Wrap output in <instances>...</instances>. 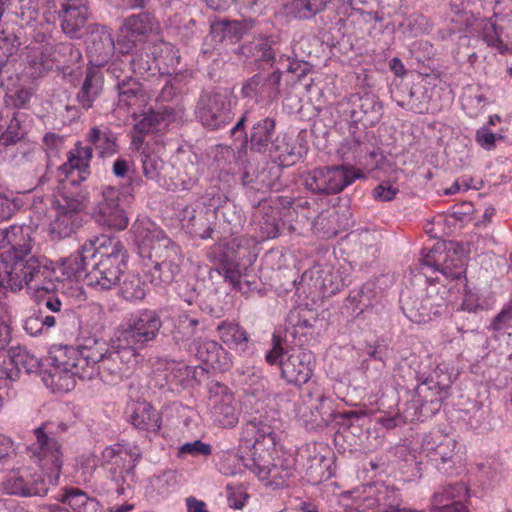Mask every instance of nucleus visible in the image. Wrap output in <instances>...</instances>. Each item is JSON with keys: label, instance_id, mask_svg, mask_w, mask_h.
Masks as SVG:
<instances>
[{"label": "nucleus", "instance_id": "1", "mask_svg": "<svg viewBox=\"0 0 512 512\" xmlns=\"http://www.w3.org/2000/svg\"><path fill=\"white\" fill-rule=\"evenodd\" d=\"M52 262L45 256L32 252L16 256H2L0 264V287L18 292L24 287L36 291H54Z\"/></svg>", "mask_w": 512, "mask_h": 512}, {"label": "nucleus", "instance_id": "2", "mask_svg": "<svg viewBox=\"0 0 512 512\" xmlns=\"http://www.w3.org/2000/svg\"><path fill=\"white\" fill-rule=\"evenodd\" d=\"M76 348L80 379H92L99 375L104 382L114 384L132 371L129 362L122 356V350L116 348L114 335L109 343L90 337Z\"/></svg>", "mask_w": 512, "mask_h": 512}, {"label": "nucleus", "instance_id": "3", "mask_svg": "<svg viewBox=\"0 0 512 512\" xmlns=\"http://www.w3.org/2000/svg\"><path fill=\"white\" fill-rule=\"evenodd\" d=\"M143 249H148V257L153 263L147 277L156 286L170 284L180 273L182 254L175 244L160 228L151 224L137 232Z\"/></svg>", "mask_w": 512, "mask_h": 512}, {"label": "nucleus", "instance_id": "4", "mask_svg": "<svg viewBox=\"0 0 512 512\" xmlns=\"http://www.w3.org/2000/svg\"><path fill=\"white\" fill-rule=\"evenodd\" d=\"M162 327V320L154 310H143L132 316L114 332L116 348L129 362L132 370L143 360L139 350L156 339Z\"/></svg>", "mask_w": 512, "mask_h": 512}, {"label": "nucleus", "instance_id": "5", "mask_svg": "<svg viewBox=\"0 0 512 512\" xmlns=\"http://www.w3.org/2000/svg\"><path fill=\"white\" fill-rule=\"evenodd\" d=\"M102 456L111 467L99 490L107 495H124L135 482V468L142 456L141 450L129 443H116L106 447Z\"/></svg>", "mask_w": 512, "mask_h": 512}, {"label": "nucleus", "instance_id": "6", "mask_svg": "<svg viewBox=\"0 0 512 512\" xmlns=\"http://www.w3.org/2000/svg\"><path fill=\"white\" fill-rule=\"evenodd\" d=\"M96 255L91 262L87 283L109 290L120 280L125 267L126 250L120 240L100 235L94 237Z\"/></svg>", "mask_w": 512, "mask_h": 512}, {"label": "nucleus", "instance_id": "7", "mask_svg": "<svg viewBox=\"0 0 512 512\" xmlns=\"http://www.w3.org/2000/svg\"><path fill=\"white\" fill-rule=\"evenodd\" d=\"M68 427L65 423L46 421L33 430L36 442L32 445V456L37 459L40 468L47 469L49 483H58L62 466L63 435Z\"/></svg>", "mask_w": 512, "mask_h": 512}, {"label": "nucleus", "instance_id": "8", "mask_svg": "<svg viewBox=\"0 0 512 512\" xmlns=\"http://www.w3.org/2000/svg\"><path fill=\"white\" fill-rule=\"evenodd\" d=\"M295 412L307 430H323L336 417L334 400L326 396L316 384H311L300 392Z\"/></svg>", "mask_w": 512, "mask_h": 512}, {"label": "nucleus", "instance_id": "9", "mask_svg": "<svg viewBox=\"0 0 512 512\" xmlns=\"http://www.w3.org/2000/svg\"><path fill=\"white\" fill-rule=\"evenodd\" d=\"M232 136L240 135L237 137L241 140V151L247 152L249 149L254 153L269 152L275 141L276 136V122L273 118L265 117L256 120L252 110H246L230 129Z\"/></svg>", "mask_w": 512, "mask_h": 512}, {"label": "nucleus", "instance_id": "10", "mask_svg": "<svg viewBox=\"0 0 512 512\" xmlns=\"http://www.w3.org/2000/svg\"><path fill=\"white\" fill-rule=\"evenodd\" d=\"M360 177V171L345 165L315 168L302 176L306 189L315 194L325 195L340 193Z\"/></svg>", "mask_w": 512, "mask_h": 512}, {"label": "nucleus", "instance_id": "11", "mask_svg": "<svg viewBox=\"0 0 512 512\" xmlns=\"http://www.w3.org/2000/svg\"><path fill=\"white\" fill-rule=\"evenodd\" d=\"M56 214L50 223V233L57 239H63L75 233L84 222L83 211L86 208V196L82 193L63 194L57 201Z\"/></svg>", "mask_w": 512, "mask_h": 512}, {"label": "nucleus", "instance_id": "12", "mask_svg": "<svg viewBox=\"0 0 512 512\" xmlns=\"http://www.w3.org/2000/svg\"><path fill=\"white\" fill-rule=\"evenodd\" d=\"M195 113L201 124L211 130L226 127L234 118L231 100L225 90L202 93Z\"/></svg>", "mask_w": 512, "mask_h": 512}, {"label": "nucleus", "instance_id": "13", "mask_svg": "<svg viewBox=\"0 0 512 512\" xmlns=\"http://www.w3.org/2000/svg\"><path fill=\"white\" fill-rule=\"evenodd\" d=\"M50 472L40 468L39 471H32L30 467H13L11 473L3 481L4 491L10 495L21 497H44L48 494L49 484L46 476Z\"/></svg>", "mask_w": 512, "mask_h": 512}, {"label": "nucleus", "instance_id": "14", "mask_svg": "<svg viewBox=\"0 0 512 512\" xmlns=\"http://www.w3.org/2000/svg\"><path fill=\"white\" fill-rule=\"evenodd\" d=\"M459 245L454 242H437L423 256L422 264L439 271L446 278L461 280L465 278L466 261L458 255Z\"/></svg>", "mask_w": 512, "mask_h": 512}, {"label": "nucleus", "instance_id": "15", "mask_svg": "<svg viewBox=\"0 0 512 512\" xmlns=\"http://www.w3.org/2000/svg\"><path fill=\"white\" fill-rule=\"evenodd\" d=\"M457 442L442 434L427 435L422 441V452L427 462L445 475H453L456 471Z\"/></svg>", "mask_w": 512, "mask_h": 512}, {"label": "nucleus", "instance_id": "16", "mask_svg": "<svg viewBox=\"0 0 512 512\" xmlns=\"http://www.w3.org/2000/svg\"><path fill=\"white\" fill-rule=\"evenodd\" d=\"M150 50L151 53L137 50L131 55L129 62L134 74L141 77L153 75L152 71L156 67L160 69L159 63L166 65L167 69L171 68L173 71L176 70L180 56L177 54L172 44L162 42L161 44L153 45ZM167 72L169 73L170 71L167 70Z\"/></svg>", "mask_w": 512, "mask_h": 512}, {"label": "nucleus", "instance_id": "17", "mask_svg": "<svg viewBox=\"0 0 512 512\" xmlns=\"http://www.w3.org/2000/svg\"><path fill=\"white\" fill-rule=\"evenodd\" d=\"M96 255V248L94 238L87 240L81 248L68 257L60 259L57 263L53 264V271L55 272L52 277L54 281H64L66 279L79 280L84 278L87 281L91 262Z\"/></svg>", "mask_w": 512, "mask_h": 512}, {"label": "nucleus", "instance_id": "18", "mask_svg": "<svg viewBox=\"0 0 512 512\" xmlns=\"http://www.w3.org/2000/svg\"><path fill=\"white\" fill-rule=\"evenodd\" d=\"M120 191L107 186L101 192V198L95 204L93 217L95 221L112 230L122 231L128 227L129 218L120 205Z\"/></svg>", "mask_w": 512, "mask_h": 512}, {"label": "nucleus", "instance_id": "19", "mask_svg": "<svg viewBox=\"0 0 512 512\" xmlns=\"http://www.w3.org/2000/svg\"><path fill=\"white\" fill-rule=\"evenodd\" d=\"M85 44L89 63L95 68L104 67L114 56V39L106 26L89 24L86 27Z\"/></svg>", "mask_w": 512, "mask_h": 512}, {"label": "nucleus", "instance_id": "20", "mask_svg": "<svg viewBox=\"0 0 512 512\" xmlns=\"http://www.w3.org/2000/svg\"><path fill=\"white\" fill-rule=\"evenodd\" d=\"M414 392L413 402L419 416L428 418L440 410L442 401L447 397V385L441 384L432 375H428L415 386Z\"/></svg>", "mask_w": 512, "mask_h": 512}, {"label": "nucleus", "instance_id": "21", "mask_svg": "<svg viewBox=\"0 0 512 512\" xmlns=\"http://www.w3.org/2000/svg\"><path fill=\"white\" fill-rule=\"evenodd\" d=\"M401 309L405 316L414 323H427L442 314L445 301L438 295L427 294L419 298L411 295H402Z\"/></svg>", "mask_w": 512, "mask_h": 512}, {"label": "nucleus", "instance_id": "22", "mask_svg": "<svg viewBox=\"0 0 512 512\" xmlns=\"http://www.w3.org/2000/svg\"><path fill=\"white\" fill-rule=\"evenodd\" d=\"M313 355L303 348L292 349L285 359H281V377L289 384L301 386L306 384L313 373Z\"/></svg>", "mask_w": 512, "mask_h": 512}, {"label": "nucleus", "instance_id": "23", "mask_svg": "<svg viewBox=\"0 0 512 512\" xmlns=\"http://www.w3.org/2000/svg\"><path fill=\"white\" fill-rule=\"evenodd\" d=\"M300 459L307 481L313 485L320 484L335 475L334 455L326 456L317 452L315 444L303 449Z\"/></svg>", "mask_w": 512, "mask_h": 512}, {"label": "nucleus", "instance_id": "24", "mask_svg": "<svg viewBox=\"0 0 512 512\" xmlns=\"http://www.w3.org/2000/svg\"><path fill=\"white\" fill-rule=\"evenodd\" d=\"M58 13L64 34L70 39L81 38L89 14L87 0H63Z\"/></svg>", "mask_w": 512, "mask_h": 512}, {"label": "nucleus", "instance_id": "25", "mask_svg": "<svg viewBox=\"0 0 512 512\" xmlns=\"http://www.w3.org/2000/svg\"><path fill=\"white\" fill-rule=\"evenodd\" d=\"M349 101L351 104L350 117L354 123L360 122L365 127H371L381 119L383 106L374 94H354Z\"/></svg>", "mask_w": 512, "mask_h": 512}, {"label": "nucleus", "instance_id": "26", "mask_svg": "<svg viewBox=\"0 0 512 512\" xmlns=\"http://www.w3.org/2000/svg\"><path fill=\"white\" fill-rule=\"evenodd\" d=\"M180 221L182 226L193 235L201 239L211 238L213 233L212 219L215 218V213L209 208L196 209L193 206H186L180 212Z\"/></svg>", "mask_w": 512, "mask_h": 512}, {"label": "nucleus", "instance_id": "27", "mask_svg": "<svg viewBox=\"0 0 512 512\" xmlns=\"http://www.w3.org/2000/svg\"><path fill=\"white\" fill-rule=\"evenodd\" d=\"M163 369H157L156 377L163 380L160 384L163 388L167 386L170 391H178L187 387L194 378V370L192 367L174 360H165Z\"/></svg>", "mask_w": 512, "mask_h": 512}, {"label": "nucleus", "instance_id": "28", "mask_svg": "<svg viewBox=\"0 0 512 512\" xmlns=\"http://www.w3.org/2000/svg\"><path fill=\"white\" fill-rule=\"evenodd\" d=\"M256 25L257 21L253 18L242 20L220 19L211 24L210 31L212 36L221 42L229 40L231 43H236L244 35L250 33Z\"/></svg>", "mask_w": 512, "mask_h": 512}, {"label": "nucleus", "instance_id": "29", "mask_svg": "<svg viewBox=\"0 0 512 512\" xmlns=\"http://www.w3.org/2000/svg\"><path fill=\"white\" fill-rule=\"evenodd\" d=\"M220 340L231 350L245 353L249 350L250 337L246 329L234 320H224L217 325Z\"/></svg>", "mask_w": 512, "mask_h": 512}, {"label": "nucleus", "instance_id": "30", "mask_svg": "<svg viewBox=\"0 0 512 512\" xmlns=\"http://www.w3.org/2000/svg\"><path fill=\"white\" fill-rule=\"evenodd\" d=\"M190 351L203 363L214 369H225L228 365L224 348L214 340H201L190 344Z\"/></svg>", "mask_w": 512, "mask_h": 512}, {"label": "nucleus", "instance_id": "31", "mask_svg": "<svg viewBox=\"0 0 512 512\" xmlns=\"http://www.w3.org/2000/svg\"><path fill=\"white\" fill-rule=\"evenodd\" d=\"M52 365L56 372L52 374L54 379L58 373L64 372L67 374V380H70L73 385L72 376L80 378V363L78 361V352L76 347H59L50 352Z\"/></svg>", "mask_w": 512, "mask_h": 512}, {"label": "nucleus", "instance_id": "32", "mask_svg": "<svg viewBox=\"0 0 512 512\" xmlns=\"http://www.w3.org/2000/svg\"><path fill=\"white\" fill-rule=\"evenodd\" d=\"M12 369L5 368L6 377L14 380L21 370L26 373H37L40 368V361L24 347H11L5 354Z\"/></svg>", "mask_w": 512, "mask_h": 512}, {"label": "nucleus", "instance_id": "33", "mask_svg": "<svg viewBox=\"0 0 512 512\" xmlns=\"http://www.w3.org/2000/svg\"><path fill=\"white\" fill-rule=\"evenodd\" d=\"M241 440L246 447L255 448L261 442L268 440L271 445L275 443V432L271 425L265 423L260 417H252L245 423Z\"/></svg>", "mask_w": 512, "mask_h": 512}, {"label": "nucleus", "instance_id": "34", "mask_svg": "<svg viewBox=\"0 0 512 512\" xmlns=\"http://www.w3.org/2000/svg\"><path fill=\"white\" fill-rule=\"evenodd\" d=\"M246 467L255 471L261 478H269L275 485L284 486L287 481L294 477L295 470L289 463L278 459L276 462L269 465H261L252 460L250 465L245 464Z\"/></svg>", "mask_w": 512, "mask_h": 512}, {"label": "nucleus", "instance_id": "35", "mask_svg": "<svg viewBox=\"0 0 512 512\" xmlns=\"http://www.w3.org/2000/svg\"><path fill=\"white\" fill-rule=\"evenodd\" d=\"M8 247L2 256H16L32 252L34 241L32 238L33 230L28 225H12L7 228Z\"/></svg>", "mask_w": 512, "mask_h": 512}, {"label": "nucleus", "instance_id": "36", "mask_svg": "<svg viewBox=\"0 0 512 512\" xmlns=\"http://www.w3.org/2000/svg\"><path fill=\"white\" fill-rule=\"evenodd\" d=\"M264 238H275L279 235V208L273 207L267 200L259 202L254 215Z\"/></svg>", "mask_w": 512, "mask_h": 512}, {"label": "nucleus", "instance_id": "37", "mask_svg": "<svg viewBox=\"0 0 512 512\" xmlns=\"http://www.w3.org/2000/svg\"><path fill=\"white\" fill-rule=\"evenodd\" d=\"M379 295L377 285L374 282H366L359 288L350 291L346 299V306L352 308L353 311L358 310L356 316H359L378 302Z\"/></svg>", "mask_w": 512, "mask_h": 512}, {"label": "nucleus", "instance_id": "38", "mask_svg": "<svg viewBox=\"0 0 512 512\" xmlns=\"http://www.w3.org/2000/svg\"><path fill=\"white\" fill-rule=\"evenodd\" d=\"M87 140L99 151L102 158L112 156L119 151L117 136L109 127H92L87 135Z\"/></svg>", "mask_w": 512, "mask_h": 512}, {"label": "nucleus", "instance_id": "39", "mask_svg": "<svg viewBox=\"0 0 512 512\" xmlns=\"http://www.w3.org/2000/svg\"><path fill=\"white\" fill-rule=\"evenodd\" d=\"M332 0H289L283 5L286 16L295 19H311L324 11Z\"/></svg>", "mask_w": 512, "mask_h": 512}, {"label": "nucleus", "instance_id": "40", "mask_svg": "<svg viewBox=\"0 0 512 512\" xmlns=\"http://www.w3.org/2000/svg\"><path fill=\"white\" fill-rule=\"evenodd\" d=\"M103 88V80L100 71L88 68L82 86L77 93V100L84 109L92 107L93 102L100 95Z\"/></svg>", "mask_w": 512, "mask_h": 512}, {"label": "nucleus", "instance_id": "41", "mask_svg": "<svg viewBox=\"0 0 512 512\" xmlns=\"http://www.w3.org/2000/svg\"><path fill=\"white\" fill-rule=\"evenodd\" d=\"M212 416L224 428H232L238 423L239 411L232 395L225 394L215 398Z\"/></svg>", "mask_w": 512, "mask_h": 512}, {"label": "nucleus", "instance_id": "42", "mask_svg": "<svg viewBox=\"0 0 512 512\" xmlns=\"http://www.w3.org/2000/svg\"><path fill=\"white\" fill-rule=\"evenodd\" d=\"M131 424L138 430L158 432L161 428V417L149 403L139 404L130 416Z\"/></svg>", "mask_w": 512, "mask_h": 512}, {"label": "nucleus", "instance_id": "43", "mask_svg": "<svg viewBox=\"0 0 512 512\" xmlns=\"http://www.w3.org/2000/svg\"><path fill=\"white\" fill-rule=\"evenodd\" d=\"M246 59L254 62L272 64L275 60V52L272 48L271 41L268 38H256L253 41L242 45L239 48Z\"/></svg>", "mask_w": 512, "mask_h": 512}, {"label": "nucleus", "instance_id": "44", "mask_svg": "<svg viewBox=\"0 0 512 512\" xmlns=\"http://www.w3.org/2000/svg\"><path fill=\"white\" fill-rule=\"evenodd\" d=\"M200 325L199 319L187 313L178 315L171 330L172 340L176 345L186 344L198 333Z\"/></svg>", "mask_w": 512, "mask_h": 512}, {"label": "nucleus", "instance_id": "45", "mask_svg": "<svg viewBox=\"0 0 512 512\" xmlns=\"http://www.w3.org/2000/svg\"><path fill=\"white\" fill-rule=\"evenodd\" d=\"M462 489L458 485H447L444 486L441 491L434 494L432 504L434 509L439 512H469L468 509L459 501L450 503Z\"/></svg>", "mask_w": 512, "mask_h": 512}, {"label": "nucleus", "instance_id": "46", "mask_svg": "<svg viewBox=\"0 0 512 512\" xmlns=\"http://www.w3.org/2000/svg\"><path fill=\"white\" fill-rule=\"evenodd\" d=\"M156 24L155 18L148 12H140L127 17L123 23V29L131 37L140 39L152 33Z\"/></svg>", "mask_w": 512, "mask_h": 512}, {"label": "nucleus", "instance_id": "47", "mask_svg": "<svg viewBox=\"0 0 512 512\" xmlns=\"http://www.w3.org/2000/svg\"><path fill=\"white\" fill-rule=\"evenodd\" d=\"M60 169L66 174L64 189H66L67 184L76 185L85 181L89 174V164L84 163V161L73 152L69 153L67 162L63 164Z\"/></svg>", "mask_w": 512, "mask_h": 512}, {"label": "nucleus", "instance_id": "48", "mask_svg": "<svg viewBox=\"0 0 512 512\" xmlns=\"http://www.w3.org/2000/svg\"><path fill=\"white\" fill-rule=\"evenodd\" d=\"M477 306L471 303L463 302L461 308L455 315L457 330L464 333L478 332V316L475 312Z\"/></svg>", "mask_w": 512, "mask_h": 512}, {"label": "nucleus", "instance_id": "49", "mask_svg": "<svg viewBox=\"0 0 512 512\" xmlns=\"http://www.w3.org/2000/svg\"><path fill=\"white\" fill-rule=\"evenodd\" d=\"M173 115L174 111L166 107L160 110H152L144 114L142 119L134 125V129L140 134H147L158 129L163 122L169 120Z\"/></svg>", "mask_w": 512, "mask_h": 512}, {"label": "nucleus", "instance_id": "50", "mask_svg": "<svg viewBox=\"0 0 512 512\" xmlns=\"http://www.w3.org/2000/svg\"><path fill=\"white\" fill-rule=\"evenodd\" d=\"M56 315H48L42 309L34 312L24 321L23 328L31 336H37L56 325Z\"/></svg>", "mask_w": 512, "mask_h": 512}, {"label": "nucleus", "instance_id": "51", "mask_svg": "<svg viewBox=\"0 0 512 512\" xmlns=\"http://www.w3.org/2000/svg\"><path fill=\"white\" fill-rule=\"evenodd\" d=\"M20 114L14 112L5 130H0V146L8 147L22 141L26 135Z\"/></svg>", "mask_w": 512, "mask_h": 512}, {"label": "nucleus", "instance_id": "52", "mask_svg": "<svg viewBox=\"0 0 512 512\" xmlns=\"http://www.w3.org/2000/svg\"><path fill=\"white\" fill-rule=\"evenodd\" d=\"M119 292L127 301L142 300L146 295V284L139 275L128 273L120 283Z\"/></svg>", "mask_w": 512, "mask_h": 512}, {"label": "nucleus", "instance_id": "53", "mask_svg": "<svg viewBox=\"0 0 512 512\" xmlns=\"http://www.w3.org/2000/svg\"><path fill=\"white\" fill-rule=\"evenodd\" d=\"M119 103L125 106H131L143 97L142 85L131 77H125L117 83Z\"/></svg>", "mask_w": 512, "mask_h": 512}, {"label": "nucleus", "instance_id": "54", "mask_svg": "<svg viewBox=\"0 0 512 512\" xmlns=\"http://www.w3.org/2000/svg\"><path fill=\"white\" fill-rule=\"evenodd\" d=\"M342 418V425L346 427L349 432L357 437H361L365 432L369 431L370 418L365 412L360 411H347L339 415Z\"/></svg>", "mask_w": 512, "mask_h": 512}, {"label": "nucleus", "instance_id": "55", "mask_svg": "<svg viewBox=\"0 0 512 512\" xmlns=\"http://www.w3.org/2000/svg\"><path fill=\"white\" fill-rule=\"evenodd\" d=\"M375 501L377 503L378 511L386 512L400 506V493L395 488L382 486L377 489Z\"/></svg>", "mask_w": 512, "mask_h": 512}, {"label": "nucleus", "instance_id": "56", "mask_svg": "<svg viewBox=\"0 0 512 512\" xmlns=\"http://www.w3.org/2000/svg\"><path fill=\"white\" fill-rule=\"evenodd\" d=\"M502 28L494 23H486L482 29L481 38L491 48L500 53L508 51V45L501 39Z\"/></svg>", "mask_w": 512, "mask_h": 512}, {"label": "nucleus", "instance_id": "57", "mask_svg": "<svg viewBox=\"0 0 512 512\" xmlns=\"http://www.w3.org/2000/svg\"><path fill=\"white\" fill-rule=\"evenodd\" d=\"M269 152L277 153L280 162L286 165L294 164L301 158L300 152H296V147L287 143L284 138L280 139L279 136L275 138L273 147Z\"/></svg>", "mask_w": 512, "mask_h": 512}, {"label": "nucleus", "instance_id": "58", "mask_svg": "<svg viewBox=\"0 0 512 512\" xmlns=\"http://www.w3.org/2000/svg\"><path fill=\"white\" fill-rule=\"evenodd\" d=\"M143 175L151 181H158L163 162L156 154L143 151L141 153Z\"/></svg>", "mask_w": 512, "mask_h": 512}, {"label": "nucleus", "instance_id": "59", "mask_svg": "<svg viewBox=\"0 0 512 512\" xmlns=\"http://www.w3.org/2000/svg\"><path fill=\"white\" fill-rule=\"evenodd\" d=\"M398 376L401 379L399 385L407 390H415V386L423 380L425 374H420L410 364L404 363L398 367Z\"/></svg>", "mask_w": 512, "mask_h": 512}, {"label": "nucleus", "instance_id": "60", "mask_svg": "<svg viewBox=\"0 0 512 512\" xmlns=\"http://www.w3.org/2000/svg\"><path fill=\"white\" fill-rule=\"evenodd\" d=\"M89 498L90 497L81 489L70 487L65 489L60 501L64 504H68L74 512H79Z\"/></svg>", "mask_w": 512, "mask_h": 512}, {"label": "nucleus", "instance_id": "61", "mask_svg": "<svg viewBox=\"0 0 512 512\" xmlns=\"http://www.w3.org/2000/svg\"><path fill=\"white\" fill-rule=\"evenodd\" d=\"M18 73L15 60H4L0 65V88L10 89L16 85Z\"/></svg>", "mask_w": 512, "mask_h": 512}, {"label": "nucleus", "instance_id": "62", "mask_svg": "<svg viewBox=\"0 0 512 512\" xmlns=\"http://www.w3.org/2000/svg\"><path fill=\"white\" fill-rule=\"evenodd\" d=\"M186 454L194 456V457L209 456L212 454V446L208 443L202 442L201 440L187 442L178 448V456L179 457H182Z\"/></svg>", "mask_w": 512, "mask_h": 512}, {"label": "nucleus", "instance_id": "63", "mask_svg": "<svg viewBox=\"0 0 512 512\" xmlns=\"http://www.w3.org/2000/svg\"><path fill=\"white\" fill-rule=\"evenodd\" d=\"M221 266L225 280L232 284L234 288L241 290V270L239 264L229 259H223Z\"/></svg>", "mask_w": 512, "mask_h": 512}, {"label": "nucleus", "instance_id": "64", "mask_svg": "<svg viewBox=\"0 0 512 512\" xmlns=\"http://www.w3.org/2000/svg\"><path fill=\"white\" fill-rule=\"evenodd\" d=\"M19 9L17 13L23 23L29 24L36 21L39 15V0H19Z\"/></svg>", "mask_w": 512, "mask_h": 512}]
</instances>
